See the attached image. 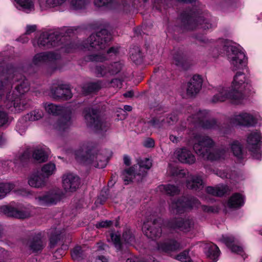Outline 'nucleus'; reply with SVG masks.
<instances>
[{
	"label": "nucleus",
	"mask_w": 262,
	"mask_h": 262,
	"mask_svg": "<svg viewBox=\"0 0 262 262\" xmlns=\"http://www.w3.org/2000/svg\"><path fill=\"white\" fill-rule=\"evenodd\" d=\"M251 89L250 78L243 72H238L234 76L229 87H217V93L212 97V101L216 103L228 99L233 104H241Z\"/></svg>",
	"instance_id": "nucleus-1"
},
{
	"label": "nucleus",
	"mask_w": 262,
	"mask_h": 262,
	"mask_svg": "<svg viewBox=\"0 0 262 262\" xmlns=\"http://www.w3.org/2000/svg\"><path fill=\"white\" fill-rule=\"evenodd\" d=\"M196 143L193 145L195 152L204 158L211 160H221L228 157L229 152L225 148L215 150L211 152L214 145L213 140L208 136L198 135L194 138Z\"/></svg>",
	"instance_id": "nucleus-2"
},
{
	"label": "nucleus",
	"mask_w": 262,
	"mask_h": 262,
	"mask_svg": "<svg viewBox=\"0 0 262 262\" xmlns=\"http://www.w3.org/2000/svg\"><path fill=\"white\" fill-rule=\"evenodd\" d=\"M43 107L47 113L54 116L62 115L54 126L60 130H64L71 124L70 114L67 108L51 103H45Z\"/></svg>",
	"instance_id": "nucleus-3"
},
{
	"label": "nucleus",
	"mask_w": 262,
	"mask_h": 262,
	"mask_svg": "<svg viewBox=\"0 0 262 262\" xmlns=\"http://www.w3.org/2000/svg\"><path fill=\"white\" fill-rule=\"evenodd\" d=\"M223 51L233 71L243 69L247 61L245 53L239 48L230 45H226Z\"/></svg>",
	"instance_id": "nucleus-4"
},
{
	"label": "nucleus",
	"mask_w": 262,
	"mask_h": 262,
	"mask_svg": "<svg viewBox=\"0 0 262 262\" xmlns=\"http://www.w3.org/2000/svg\"><path fill=\"white\" fill-rule=\"evenodd\" d=\"M150 165H133L126 168L122 173V179L125 185L133 182H139L145 176Z\"/></svg>",
	"instance_id": "nucleus-5"
},
{
	"label": "nucleus",
	"mask_w": 262,
	"mask_h": 262,
	"mask_svg": "<svg viewBox=\"0 0 262 262\" xmlns=\"http://www.w3.org/2000/svg\"><path fill=\"white\" fill-rule=\"evenodd\" d=\"M112 39L111 34L106 29H103L92 34L84 45L90 51H99L105 48L107 43Z\"/></svg>",
	"instance_id": "nucleus-6"
},
{
	"label": "nucleus",
	"mask_w": 262,
	"mask_h": 262,
	"mask_svg": "<svg viewBox=\"0 0 262 262\" xmlns=\"http://www.w3.org/2000/svg\"><path fill=\"white\" fill-rule=\"evenodd\" d=\"M200 203L195 198L188 199L182 197L173 200L170 205V210L173 213H182L199 207Z\"/></svg>",
	"instance_id": "nucleus-7"
},
{
	"label": "nucleus",
	"mask_w": 262,
	"mask_h": 262,
	"mask_svg": "<svg viewBox=\"0 0 262 262\" xmlns=\"http://www.w3.org/2000/svg\"><path fill=\"white\" fill-rule=\"evenodd\" d=\"M168 170L172 176L179 177H184L187 176L186 186L188 188L197 190L202 189L204 187L203 180L199 176L189 174L187 171L183 170H178L171 165L169 166Z\"/></svg>",
	"instance_id": "nucleus-8"
},
{
	"label": "nucleus",
	"mask_w": 262,
	"mask_h": 262,
	"mask_svg": "<svg viewBox=\"0 0 262 262\" xmlns=\"http://www.w3.org/2000/svg\"><path fill=\"white\" fill-rule=\"evenodd\" d=\"M83 113L87 124L94 127L96 131H106L109 128L108 124L106 122L101 120L97 111L86 108Z\"/></svg>",
	"instance_id": "nucleus-9"
},
{
	"label": "nucleus",
	"mask_w": 262,
	"mask_h": 262,
	"mask_svg": "<svg viewBox=\"0 0 262 262\" xmlns=\"http://www.w3.org/2000/svg\"><path fill=\"white\" fill-rule=\"evenodd\" d=\"M63 196V193L61 189L54 188L43 195L35 197V200L39 205H51L59 202Z\"/></svg>",
	"instance_id": "nucleus-10"
},
{
	"label": "nucleus",
	"mask_w": 262,
	"mask_h": 262,
	"mask_svg": "<svg viewBox=\"0 0 262 262\" xmlns=\"http://www.w3.org/2000/svg\"><path fill=\"white\" fill-rule=\"evenodd\" d=\"M213 26L209 15L191 16L187 19L185 28L189 30L199 29L207 30L212 28Z\"/></svg>",
	"instance_id": "nucleus-11"
},
{
	"label": "nucleus",
	"mask_w": 262,
	"mask_h": 262,
	"mask_svg": "<svg viewBox=\"0 0 262 262\" xmlns=\"http://www.w3.org/2000/svg\"><path fill=\"white\" fill-rule=\"evenodd\" d=\"M80 179L76 174L67 172L62 176V184L63 189L67 192L76 191L80 187Z\"/></svg>",
	"instance_id": "nucleus-12"
},
{
	"label": "nucleus",
	"mask_w": 262,
	"mask_h": 262,
	"mask_svg": "<svg viewBox=\"0 0 262 262\" xmlns=\"http://www.w3.org/2000/svg\"><path fill=\"white\" fill-rule=\"evenodd\" d=\"M49 150L45 146H38L35 147L32 151V157H30L28 152L25 151L20 157L21 162H26L31 158L39 163L45 162L49 157Z\"/></svg>",
	"instance_id": "nucleus-13"
},
{
	"label": "nucleus",
	"mask_w": 262,
	"mask_h": 262,
	"mask_svg": "<svg viewBox=\"0 0 262 262\" xmlns=\"http://www.w3.org/2000/svg\"><path fill=\"white\" fill-rule=\"evenodd\" d=\"M230 122L234 126H250L254 125L256 121L254 116L247 112L234 114L230 119Z\"/></svg>",
	"instance_id": "nucleus-14"
},
{
	"label": "nucleus",
	"mask_w": 262,
	"mask_h": 262,
	"mask_svg": "<svg viewBox=\"0 0 262 262\" xmlns=\"http://www.w3.org/2000/svg\"><path fill=\"white\" fill-rule=\"evenodd\" d=\"M14 95V92H9L7 95L6 106L11 112L18 113L26 108V100Z\"/></svg>",
	"instance_id": "nucleus-15"
},
{
	"label": "nucleus",
	"mask_w": 262,
	"mask_h": 262,
	"mask_svg": "<svg viewBox=\"0 0 262 262\" xmlns=\"http://www.w3.org/2000/svg\"><path fill=\"white\" fill-rule=\"evenodd\" d=\"M60 36L58 31L42 33L37 40L40 47L50 48L58 45Z\"/></svg>",
	"instance_id": "nucleus-16"
},
{
	"label": "nucleus",
	"mask_w": 262,
	"mask_h": 262,
	"mask_svg": "<svg viewBox=\"0 0 262 262\" xmlns=\"http://www.w3.org/2000/svg\"><path fill=\"white\" fill-rule=\"evenodd\" d=\"M261 138L260 134L257 131L250 133L247 138L248 148L254 154H255V158L257 159L260 157L259 144Z\"/></svg>",
	"instance_id": "nucleus-17"
},
{
	"label": "nucleus",
	"mask_w": 262,
	"mask_h": 262,
	"mask_svg": "<svg viewBox=\"0 0 262 262\" xmlns=\"http://www.w3.org/2000/svg\"><path fill=\"white\" fill-rule=\"evenodd\" d=\"M208 112L206 111H200L196 115L190 117L188 120L193 123L200 124L202 127L204 128L210 129L213 128L216 124L214 120H204L206 118Z\"/></svg>",
	"instance_id": "nucleus-18"
},
{
	"label": "nucleus",
	"mask_w": 262,
	"mask_h": 262,
	"mask_svg": "<svg viewBox=\"0 0 262 262\" xmlns=\"http://www.w3.org/2000/svg\"><path fill=\"white\" fill-rule=\"evenodd\" d=\"M166 226L171 229H179L181 231L187 232L193 227V222L190 219H176L167 223Z\"/></svg>",
	"instance_id": "nucleus-19"
},
{
	"label": "nucleus",
	"mask_w": 262,
	"mask_h": 262,
	"mask_svg": "<svg viewBox=\"0 0 262 262\" xmlns=\"http://www.w3.org/2000/svg\"><path fill=\"white\" fill-rule=\"evenodd\" d=\"M28 184L32 188L43 189L47 186L48 180L36 170L28 177Z\"/></svg>",
	"instance_id": "nucleus-20"
},
{
	"label": "nucleus",
	"mask_w": 262,
	"mask_h": 262,
	"mask_svg": "<svg viewBox=\"0 0 262 262\" xmlns=\"http://www.w3.org/2000/svg\"><path fill=\"white\" fill-rule=\"evenodd\" d=\"M203 83L201 76L194 75L188 83L186 88V94L188 97L195 96L200 91Z\"/></svg>",
	"instance_id": "nucleus-21"
},
{
	"label": "nucleus",
	"mask_w": 262,
	"mask_h": 262,
	"mask_svg": "<svg viewBox=\"0 0 262 262\" xmlns=\"http://www.w3.org/2000/svg\"><path fill=\"white\" fill-rule=\"evenodd\" d=\"M1 211L6 215L17 219H26L30 216V212L28 210H18L10 206H4L1 207Z\"/></svg>",
	"instance_id": "nucleus-22"
},
{
	"label": "nucleus",
	"mask_w": 262,
	"mask_h": 262,
	"mask_svg": "<svg viewBox=\"0 0 262 262\" xmlns=\"http://www.w3.org/2000/svg\"><path fill=\"white\" fill-rule=\"evenodd\" d=\"M60 56L54 52H43L36 54L33 59L35 65H40L44 63L53 62L59 58Z\"/></svg>",
	"instance_id": "nucleus-23"
},
{
	"label": "nucleus",
	"mask_w": 262,
	"mask_h": 262,
	"mask_svg": "<svg viewBox=\"0 0 262 262\" xmlns=\"http://www.w3.org/2000/svg\"><path fill=\"white\" fill-rule=\"evenodd\" d=\"M174 155L179 161L184 164H193L195 162L194 156L185 148L178 149Z\"/></svg>",
	"instance_id": "nucleus-24"
},
{
	"label": "nucleus",
	"mask_w": 262,
	"mask_h": 262,
	"mask_svg": "<svg viewBox=\"0 0 262 262\" xmlns=\"http://www.w3.org/2000/svg\"><path fill=\"white\" fill-rule=\"evenodd\" d=\"M177 119V116L176 115L171 114L169 116L164 115L152 119L149 123V125L153 127L160 128L163 123H167L168 124H172L176 122Z\"/></svg>",
	"instance_id": "nucleus-25"
},
{
	"label": "nucleus",
	"mask_w": 262,
	"mask_h": 262,
	"mask_svg": "<svg viewBox=\"0 0 262 262\" xmlns=\"http://www.w3.org/2000/svg\"><path fill=\"white\" fill-rule=\"evenodd\" d=\"M107 151L105 150L99 151L96 152H93L91 155L86 156L83 159L87 163H99V162H108L109 158L106 155Z\"/></svg>",
	"instance_id": "nucleus-26"
},
{
	"label": "nucleus",
	"mask_w": 262,
	"mask_h": 262,
	"mask_svg": "<svg viewBox=\"0 0 262 262\" xmlns=\"http://www.w3.org/2000/svg\"><path fill=\"white\" fill-rule=\"evenodd\" d=\"M220 241L228 247L232 252L241 254L243 252V248L238 245H235V238L230 235H222L220 238Z\"/></svg>",
	"instance_id": "nucleus-27"
},
{
	"label": "nucleus",
	"mask_w": 262,
	"mask_h": 262,
	"mask_svg": "<svg viewBox=\"0 0 262 262\" xmlns=\"http://www.w3.org/2000/svg\"><path fill=\"white\" fill-rule=\"evenodd\" d=\"M143 231L145 234L150 238L160 237L162 233L161 227L157 225L155 222L152 223V226H149L147 224H144Z\"/></svg>",
	"instance_id": "nucleus-28"
},
{
	"label": "nucleus",
	"mask_w": 262,
	"mask_h": 262,
	"mask_svg": "<svg viewBox=\"0 0 262 262\" xmlns=\"http://www.w3.org/2000/svg\"><path fill=\"white\" fill-rule=\"evenodd\" d=\"M181 247L180 244L176 241L169 239L158 244V248L159 250L169 252L177 250Z\"/></svg>",
	"instance_id": "nucleus-29"
},
{
	"label": "nucleus",
	"mask_w": 262,
	"mask_h": 262,
	"mask_svg": "<svg viewBox=\"0 0 262 262\" xmlns=\"http://www.w3.org/2000/svg\"><path fill=\"white\" fill-rule=\"evenodd\" d=\"M244 204V196L238 193H235L229 199L227 206L230 208L236 209L241 207Z\"/></svg>",
	"instance_id": "nucleus-30"
},
{
	"label": "nucleus",
	"mask_w": 262,
	"mask_h": 262,
	"mask_svg": "<svg viewBox=\"0 0 262 262\" xmlns=\"http://www.w3.org/2000/svg\"><path fill=\"white\" fill-rule=\"evenodd\" d=\"M29 90V86L28 81L23 79L19 81V83L15 86V90L12 92H14V96L20 97L21 95L28 92Z\"/></svg>",
	"instance_id": "nucleus-31"
},
{
	"label": "nucleus",
	"mask_w": 262,
	"mask_h": 262,
	"mask_svg": "<svg viewBox=\"0 0 262 262\" xmlns=\"http://www.w3.org/2000/svg\"><path fill=\"white\" fill-rule=\"evenodd\" d=\"M228 190V187L226 185H220L215 187L209 186L206 188V191L208 193L217 196H223Z\"/></svg>",
	"instance_id": "nucleus-32"
},
{
	"label": "nucleus",
	"mask_w": 262,
	"mask_h": 262,
	"mask_svg": "<svg viewBox=\"0 0 262 262\" xmlns=\"http://www.w3.org/2000/svg\"><path fill=\"white\" fill-rule=\"evenodd\" d=\"M43 177L48 180V178L54 174L56 171L55 165H42V166L37 170Z\"/></svg>",
	"instance_id": "nucleus-33"
},
{
	"label": "nucleus",
	"mask_w": 262,
	"mask_h": 262,
	"mask_svg": "<svg viewBox=\"0 0 262 262\" xmlns=\"http://www.w3.org/2000/svg\"><path fill=\"white\" fill-rule=\"evenodd\" d=\"M189 251L185 250L177 255L176 259L182 262H198L195 260V256L193 251L190 253Z\"/></svg>",
	"instance_id": "nucleus-34"
},
{
	"label": "nucleus",
	"mask_w": 262,
	"mask_h": 262,
	"mask_svg": "<svg viewBox=\"0 0 262 262\" xmlns=\"http://www.w3.org/2000/svg\"><path fill=\"white\" fill-rule=\"evenodd\" d=\"M67 1V0H46L40 2L39 5L41 10H43L48 8L62 6Z\"/></svg>",
	"instance_id": "nucleus-35"
},
{
	"label": "nucleus",
	"mask_w": 262,
	"mask_h": 262,
	"mask_svg": "<svg viewBox=\"0 0 262 262\" xmlns=\"http://www.w3.org/2000/svg\"><path fill=\"white\" fill-rule=\"evenodd\" d=\"M205 253L207 257L216 261L220 255V250L216 245L212 244L207 247Z\"/></svg>",
	"instance_id": "nucleus-36"
},
{
	"label": "nucleus",
	"mask_w": 262,
	"mask_h": 262,
	"mask_svg": "<svg viewBox=\"0 0 262 262\" xmlns=\"http://www.w3.org/2000/svg\"><path fill=\"white\" fill-rule=\"evenodd\" d=\"M43 242L41 239L40 234L34 236L29 242V247L33 251H38L42 249L43 247Z\"/></svg>",
	"instance_id": "nucleus-37"
},
{
	"label": "nucleus",
	"mask_w": 262,
	"mask_h": 262,
	"mask_svg": "<svg viewBox=\"0 0 262 262\" xmlns=\"http://www.w3.org/2000/svg\"><path fill=\"white\" fill-rule=\"evenodd\" d=\"M231 150L235 157L238 159L244 158V153L242 151V145L237 141H234L230 144Z\"/></svg>",
	"instance_id": "nucleus-38"
},
{
	"label": "nucleus",
	"mask_w": 262,
	"mask_h": 262,
	"mask_svg": "<svg viewBox=\"0 0 262 262\" xmlns=\"http://www.w3.org/2000/svg\"><path fill=\"white\" fill-rule=\"evenodd\" d=\"M19 7V9L29 13L34 10V5L31 0H15Z\"/></svg>",
	"instance_id": "nucleus-39"
},
{
	"label": "nucleus",
	"mask_w": 262,
	"mask_h": 262,
	"mask_svg": "<svg viewBox=\"0 0 262 262\" xmlns=\"http://www.w3.org/2000/svg\"><path fill=\"white\" fill-rule=\"evenodd\" d=\"M90 2V0H71L70 2L71 8L74 10L85 9Z\"/></svg>",
	"instance_id": "nucleus-40"
},
{
	"label": "nucleus",
	"mask_w": 262,
	"mask_h": 262,
	"mask_svg": "<svg viewBox=\"0 0 262 262\" xmlns=\"http://www.w3.org/2000/svg\"><path fill=\"white\" fill-rule=\"evenodd\" d=\"M158 188L160 191L171 195L177 194L179 192V189L177 187L171 185H161L158 187Z\"/></svg>",
	"instance_id": "nucleus-41"
},
{
	"label": "nucleus",
	"mask_w": 262,
	"mask_h": 262,
	"mask_svg": "<svg viewBox=\"0 0 262 262\" xmlns=\"http://www.w3.org/2000/svg\"><path fill=\"white\" fill-rule=\"evenodd\" d=\"M14 188V185L10 183H0V199L4 198Z\"/></svg>",
	"instance_id": "nucleus-42"
},
{
	"label": "nucleus",
	"mask_w": 262,
	"mask_h": 262,
	"mask_svg": "<svg viewBox=\"0 0 262 262\" xmlns=\"http://www.w3.org/2000/svg\"><path fill=\"white\" fill-rule=\"evenodd\" d=\"M71 256L74 260L79 261L84 257L83 252L81 247L76 246L72 250L71 252Z\"/></svg>",
	"instance_id": "nucleus-43"
},
{
	"label": "nucleus",
	"mask_w": 262,
	"mask_h": 262,
	"mask_svg": "<svg viewBox=\"0 0 262 262\" xmlns=\"http://www.w3.org/2000/svg\"><path fill=\"white\" fill-rule=\"evenodd\" d=\"M43 116V112L39 110H35L29 114H28L26 118L28 119L30 121H36L41 119Z\"/></svg>",
	"instance_id": "nucleus-44"
},
{
	"label": "nucleus",
	"mask_w": 262,
	"mask_h": 262,
	"mask_svg": "<svg viewBox=\"0 0 262 262\" xmlns=\"http://www.w3.org/2000/svg\"><path fill=\"white\" fill-rule=\"evenodd\" d=\"M64 85H60L57 87L52 88L51 94L54 98H63Z\"/></svg>",
	"instance_id": "nucleus-45"
},
{
	"label": "nucleus",
	"mask_w": 262,
	"mask_h": 262,
	"mask_svg": "<svg viewBox=\"0 0 262 262\" xmlns=\"http://www.w3.org/2000/svg\"><path fill=\"white\" fill-rule=\"evenodd\" d=\"M126 262H158V261L153 257L140 258L134 256L127 258Z\"/></svg>",
	"instance_id": "nucleus-46"
},
{
	"label": "nucleus",
	"mask_w": 262,
	"mask_h": 262,
	"mask_svg": "<svg viewBox=\"0 0 262 262\" xmlns=\"http://www.w3.org/2000/svg\"><path fill=\"white\" fill-rule=\"evenodd\" d=\"M95 73L98 77H102L107 75L108 73V67L104 65L97 66L95 68Z\"/></svg>",
	"instance_id": "nucleus-47"
},
{
	"label": "nucleus",
	"mask_w": 262,
	"mask_h": 262,
	"mask_svg": "<svg viewBox=\"0 0 262 262\" xmlns=\"http://www.w3.org/2000/svg\"><path fill=\"white\" fill-rule=\"evenodd\" d=\"M108 67V73L110 75H114L118 73L122 68V65L119 62H114Z\"/></svg>",
	"instance_id": "nucleus-48"
},
{
	"label": "nucleus",
	"mask_w": 262,
	"mask_h": 262,
	"mask_svg": "<svg viewBox=\"0 0 262 262\" xmlns=\"http://www.w3.org/2000/svg\"><path fill=\"white\" fill-rule=\"evenodd\" d=\"M111 239L117 249H121V243L120 235L116 233H111L110 234Z\"/></svg>",
	"instance_id": "nucleus-49"
},
{
	"label": "nucleus",
	"mask_w": 262,
	"mask_h": 262,
	"mask_svg": "<svg viewBox=\"0 0 262 262\" xmlns=\"http://www.w3.org/2000/svg\"><path fill=\"white\" fill-rule=\"evenodd\" d=\"M88 58L90 61L96 62H102L107 59V57L100 53L91 55L89 56Z\"/></svg>",
	"instance_id": "nucleus-50"
},
{
	"label": "nucleus",
	"mask_w": 262,
	"mask_h": 262,
	"mask_svg": "<svg viewBox=\"0 0 262 262\" xmlns=\"http://www.w3.org/2000/svg\"><path fill=\"white\" fill-rule=\"evenodd\" d=\"M122 239L128 244H130L134 241V237L129 230L125 231L122 235Z\"/></svg>",
	"instance_id": "nucleus-51"
},
{
	"label": "nucleus",
	"mask_w": 262,
	"mask_h": 262,
	"mask_svg": "<svg viewBox=\"0 0 262 262\" xmlns=\"http://www.w3.org/2000/svg\"><path fill=\"white\" fill-rule=\"evenodd\" d=\"M113 2V0H95L94 4L98 7L103 6L111 7Z\"/></svg>",
	"instance_id": "nucleus-52"
},
{
	"label": "nucleus",
	"mask_w": 262,
	"mask_h": 262,
	"mask_svg": "<svg viewBox=\"0 0 262 262\" xmlns=\"http://www.w3.org/2000/svg\"><path fill=\"white\" fill-rule=\"evenodd\" d=\"M98 89L99 85L97 83H92L89 84L87 87L85 86L83 88V92L84 94H86Z\"/></svg>",
	"instance_id": "nucleus-53"
},
{
	"label": "nucleus",
	"mask_w": 262,
	"mask_h": 262,
	"mask_svg": "<svg viewBox=\"0 0 262 262\" xmlns=\"http://www.w3.org/2000/svg\"><path fill=\"white\" fill-rule=\"evenodd\" d=\"M8 121V118L7 113L0 109V127L6 124Z\"/></svg>",
	"instance_id": "nucleus-54"
},
{
	"label": "nucleus",
	"mask_w": 262,
	"mask_h": 262,
	"mask_svg": "<svg viewBox=\"0 0 262 262\" xmlns=\"http://www.w3.org/2000/svg\"><path fill=\"white\" fill-rule=\"evenodd\" d=\"M113 225V222L110 220L102 221L98 222L96 226L97 228H107Z\"/></svg>",
	"instance_id": "nucleus-55"
},
{
	"label": "nucleus",
	"mask_w": 262,
	"mask_h": 262,
	"mask_svg": "<svg viewBox=\"0 0 262 262\" xmlns=\"http://www.w3.org/2000/svg\"><path fill=\"white\" fill-rule=\"evenodd\" d=\"M130 58L134 61V62L138 63L141 61V56L138 49L137 50V52L135 54H134L132 51H130Z\"/></svg>",
	"instance_id": "nucleus-56"
},
{
	"label": "nucleus",
	"mask_w": 262,
	"mask_h": 262,
	"mask_svg": "<svg viewBox=\"0 0 262 262\" xmlns=\"http://www.w3.org/2000/svg\"><path fill=\"white\" fill-rule=\"evenodd\" d=\"M24 123V121H18L16 125L17 130L20 135L25 133L26 130V125Z\"/></svg>",
	"instance_id": "nucleus-57"
},
{
	"label": "nucleus",
	"mask_w": 262,
	"mask_h": 262,
	"mask_svg": "<svg viewBox=\"0 0 262 262\" xmlns=\"http://www.w3.org/2000/svg\"><path fill=\"white\" fill-rule=\"evenodd\" d=\"M72 96V93L69 86L67 85H64L63 98L68 99L71 98Z\"/></svg>",
	"instance_id": "nucleus-58"
},
{
	"label": "nucleus",
	"mask_w": 262,
	"mask_h": 262,
	"mask_svg": "<svg viewBox=\"0 0 262 262\" xmlns=\"http://www.w3.org/2000/svg\"><path fill=\"white\" fill-rule=\"evenodd\" d=\"M65 250L62 248L57 250L53 254V256L55 258H60L65 254Z\"/></svg>",
	"instance_id": "nucleus-59"
},
{
	"label": "nucleus",
	"mask_w": 262,
	"mask_h": 262,
	"mask_svg": "<svg viewBox=\"0 0 262 262\" xmlns=\"http://www.w3.org/2000/svg\"><path fill=\"white\" fill-rule=\"evenodd\" d=\"M37 27L35 25H27L26 28V35H29L35 32L36 30Z\"/></svg>",
	"instance_id": "nucleus-60"
},
{
	"label": "nucleus",
	"mask_w": 262,
	"mask_h": 262,
	"mask_svg": "<svg viewBox=\"0 0 262 262\" xmlns=\"http://www.w3.org/2000/svg\"><path fill=\"white\" fill-rule=\"evenodd\" d=\"M173 60L176 64L180 65L182 63L183 58L181 55H176L173 57Z\"/></svg>",
	"instance_id": "nucleus-61"
},
{
	"label": "nucleus",
	"mask_w": 262,
	"mask_h": 262,
	"mask_svg": "<svg viewBox=\"0 0 262 262\" xmlns=\"http://www.w3.org/2000/svg\"><path fill=\"white\" fill-rule=\"evenodd\" d=\"M154 145V141L151 139H148L144 142V146L146 147H152Z\"/></svg>",
	"instance_id": "nucleus-62"
},
{
	"label": "nucleus",
	"mask_w": 262,
	"mask_h": 262,
	"mask_svg": "<svg viewBox=\"0 0 262 262\" xmlns=\"http://www.w3.org/2000/svg\"><path fill=\"white\" fill-rule=\"evenodd\" d=\"M111 83L113 86H116L118 88H121L122 85L121 81L117 79H113Z\"/></svg>",
	"instance_id": "nucleus-63"
},
{
	"label": "nucleus",
	"mask_w": 262,
	"mask_h": 262,
	"mask_svg": "<svg viewBox=\"0 0 262 262\" xmlns=\"http://www.w3.org/2000/svg\"><path fill=\"white\" fill-rule=\"evenodd\" d=\"M118 51V49L117 48L112 47L109 49L107 51V54L112 56L115 55Z\"/></svg>",
	"instance_id": "nucleus-64"
}]
</instances>
